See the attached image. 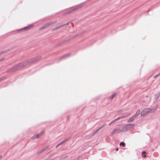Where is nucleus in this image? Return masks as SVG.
I'll return each instance as SVG.
<instances>
[{
  "label": "nucleus",
  "instance_id": "7c9ffc66",
  "mask_svg": "<svg viewBox=\"0 0 160 160\" xmlns=\"http://www.w3.org/2000/svg\"><path fill=\"white\" fill-rule=\"evenodd\" d=\"M118 148H117L116 149V150L117 151H118Z\"/></svg>",
  "mask_w": 160,
  "mask_h": 160
},
{
  "label": "nucleus",
  "instance_id": "7ed1b4c3",
  "mask_svg": "<svg viewBox=\"0 0 160 160\" xmlns=\"http://www.w3.org/2000/svg\"><path fill=\"white\" fill-rule=\"evenodd\" d=\"M135 126V125L134 124H127L125 126H126L127 130L128 131L131 128H133Z\"/></svg>",
  "mask_w": 160,
  "mask_h": 160
},
{
  "label": "nucleus",
  "instance_id": "a878e982",
  "mask_svg": "<svg viewBox=\"0 0 160 160\" xmlns=\"http://www.w3.org/2000/svg\"><path fill=\"white\" fill-rule=\"evenodd\" d=\"M126 117V116H122V117H119L120 118V119H121V118H125Z\"/></svg>",
  "mask_w": 160,
  "mask_h": 160
},
{
  "label": "nucleus",
  "instance_id": "1a4fd4ad",
  "mask_svg": "<svg viewBox=\"0 0 160 160\" xmlns=\"http://www.w3.org/2000/svg\"><path fill=\"white\" fill-rule=\"evenodd\" d=\"M70 56V54H66L63 56L61 58V60H62L64 59H65L69 57Z\"/></svg>",
  "mask_w": 160,
  "mask_h": 160
},
{
  "label": "nucleus",
  "instance_id": "4468645a",
  "mask_svg": "<svg viewBox=\"0 0 160 160\" xmlns=\"http://www.w3.org/2000/svg\"><path fill=\"white\" fill-rule=\"evenodd\" d=\"M119 145L122 146L123 147H125V144L124 142H121L119 143Z\"/></svg>",
  "mask_w": 160,
  "mask_h": 160
},
{
  "label": "nucleus",
  "instance_id": "dca6fc26",
  "mask_svg": "<svg viewBox=\"0 0 160 160\" xmlns=\"http://www.w3.org/2000/svg\"><path fill=\"white\" fill-rule=\"evenodd\" d=\"M70 137H69V138L64 139V140L62 141L63 142V143H64V142H67V141H68L70 139Z\"/></svg>",
  "mask_w": 160,
  "mask_h": 160
},
{
  "label": "nucleus",
  "instance_id": "bb28decb",
  "mask_svg": "<svg viewBox=\"0 0 160 160\" xmlns=\"http://www.w3.org/2000/svg\"><path fill=\"white\" fill-rule=\"evenodd\" d=\"M146 152L144 151H143L142 152V154H144L145 153H146Z\"/></svg>",
  "mask_w": 160,
  "mask_h": 160
},
{
  "label": "nucleus",
  "instance_id": "aec40b11",
  "mask_svg": "<svg viewBox=\"0 0 160 160\" xmlns=\"http://www.w3.org/2000/svg\"><path fill=\"white\" fill-rule=\"evenodd\" d=\"M68 156H65V157L64 156H62V158H61L62 159H64L67 158H68Z\"/></svg>",
  "mask_w": 160,
  "mask_h": 160
},
{
  "label": "nucleus",
  "instance_id": "ddd939ff",
  "mask_svg": "<svg viewBox=\"0 0 160 160\" xmlns=\"http://www.w3.org/2000/svg\"><path fill=\"white\" fill-rule=\"evenodd\" d=\"M160 95V92H158L157 94L155 95L154 96V98L155 99L157 100L158 97H159Z\"/></svg>",
  "mask_w": 160,
  "mask_h": 160
},
{
  "label": "nucleus",
  "instance_id": "9b49d317",
  "mask_svg": "<svg viewBox=\"0 0 160 160\" xmlns=\"http://www.w3.org/2000/svg\"><path fill=\"white\" fill-rule=\"evenodd\" d=\"M135 118L133 116L131 118H130L128 120V122H131L133 121Z\"/></svg>",
  "mask_w": 160,
  "mask_h": 160
},
{
  "label": "nucleus",
  "instance_id": "393cba45",
  "mask_svg": "<svg viewBox=\"0 0 160 160\" xmlns=\"http://www.w3.org/2000/svg\"><path fill=\"white\" fill-rule=\"evenodd\" d=\"M114 122V121H113H113H112V122H111L110 123H109V126H110V125H111V124H112L113 122Z\"/></svg>",
  "mask_w": 160,
  "mask_h": 160
},
{
  "label": "nucleus",
  "instance_id": "cd10ccee",
  "mask_svg": "<svg viewBox=\"0 0 160 160\" xmlns=\"http://www.w3.org/2000/svg\"><path fill=\"white\" fill-rule=\"evenodd\" d=\"M4 59V58H2L1 59H0V62L1 61H2V60H3Z\"/></svg>",
  "mask_w": 160,
  "mask_h": 160
},
{
  "label": "nucleus",
  "instance_id": "5701e85b",
  "mask_svg": "<svg viewBox=\"0 0 160 160\" xmlns=\"http://www.w3.org/2000/svg\"><path fill=\"white\" fill-rule=\"evenodd\" d=\"M103 127H102V126L100 127L97 130H98L99 131Z\"/></svg>",
  "mask_w": 160,
  "mask_h": 160
},
{
  "label": "nucleus",
  "instance_id": "f03ea898",
  "mask_svg": "<svg viewBox=\"0 0 160 160\" xmlns=\"http://www.w3.org/2000/svg\"><path fill=\"white\" fill-rule=\"evenodd\" d=\"M157 108H153L152 109L150 108H145L143 109L141 112V116H144L147 115L149 112H152L155 111Z\"/></svg>",
  "mask_w": 160,
  "mask_h": 160
},
{
  "label": "nucleus",
  "instance_id": "a211bd4d",
  "mask_svg": "<svg viewBox=\"0 0 160 160\" xmlns=\"http://www.w3.org/2000/svg\"><path fill=\"white\" fill-rule=\"evenodd\" d=\"M98 130H97V129L95 131H94L93 132V133L92 134V136L94 135L96 133H97L98 132Z\"/></svg>",
  "mask_w": 160,
  "mask_h": 160
},
{
  "label": "nucleus",
  "instance_id": "f3484780",
  "mask_svg": "<svg viewBox=\"0 0 160 160\" xmlns=\"http://www.w3.org/2000/svg\"><path fill=\"white\" fill-rule=\"evenodd\" d=\"M116 95V93H114L113 94L112 96L110 98V100H112L113 99V98L114 97V96H115Z\"/></svg>",
  "mask_w": 160,
  "mask_h": 160
},
{
  "label": "nucleus",
  "instance_id": "2f4dec72",
  "mask_svg": "<svg viewBox=\"0 0 160 160\" xmlns=\"http://www.w3.org/2000/svg\"><path fill=\"white\" fill-rule=\"evenodd\" d=\"M143 156L145 157H146V155H144Z\"/></svg>",
  "mask_w": 160,
  "mask_h": 160
},
{
  "label": "nucleus",
  "instance_id": "6ab92c4d",
  "mask_svg": "<svg viewBox=\"0 0 160 160\" xmlns=\"http://www.w3.org/2000/svg\"><path fill=\"white\" fill-rule=\"evenodd\" d=\"M47 26H46V25L45 24L42 27H41L40 28V29H43L46 28H47Z\"/></svg>",
  "mask_w": 160,
  "mask_h": 160
},
{
  "label": "nucleus",
  "instance_id": "39448f33",
  "mask_svg": "<svg viewBox=\"0 0 160 160\" xmlns=\"http://www.w3.org/2000/svg\"><path fill=\"white\" fill-rule=\"evenodd\" d=\"M121 132V130L120 128L115 129L111 133V134H114L120 133Z\"/></svg>",
  "mask_w": 160,
  "mask_h": 160
},
{
  "label": "nucleus",
  "instance_id": "4be33fe9",
  "mask_svg": "<svg viewBox=\"0 0 160 160\" xmlns=\"http://www.w3.org/2000/svg\"><path fill=\"white\" fill-rule=\"evenodd\" d=\"M160 74V73L158 74H157L156 75H155L154 77V78H156V77H157Z\"/></svg>",
  "mask_w": 160,
  "mask_h": 160
},
{
  "label": "nucleus",
  "instance_id": "2eb2a0df",
  "mask_svg": "<svg viewBox=\"0 0 160 160\" xmlns=\"http://www.w3.org/2000/svg\"><path fill=\"white\" fill-rule=\"evenodd\" d=\"M8 50H6L5 51H4L1 52H0V55L2 54H4V53H5L6 52H8Z\"/></svg>",
  "mask_w": 160,
  "mask_h": 160
},
{
  "label": "nucleus",
  "instance_id": "6e6552de",
  "mask_svg": "<svg viewBox=\"0 0 160 160\" xmlns=\"http://www.w3.org/2000/svg\"><path fill=\"white\" fill-rule=\"evenodd\" d=\"M140 110H138L137 111V112H136V113L134 115H133L134 117L136 118V117H137L140 114Z\"/></svg>",
  "mask_w": 160,
  "mask_h": 160
},
{
  "label": "nucleus",
  "instance_id": "412c9836",
  "mask_svg": "<svg viewBox=\"0 0 160 160\" xmlns=\"http://www.w3.org/2000/svg\"><path fill=\"white\" fill-rule=\"evenodd\" d=\"M120 119V117H118V118H116V119H114V120H113V121H114V122H115V121H117V120H119Z\"/></svg>",
  "mask_w": 160,
  "mask_h": 160
},
{
  "label": "nucleus",
  "instance_id": "f257e3e1",
  "mask_svg": "<svg viewBox=\"0 0 160 160\" xmlns=\"http://www.w3.org/2000/svg\"><path fill=\"white\" fill-rule=\"evenodd\" d=\"M41 58V57L39 56L32 58L27 62L19 63L18 64L15 66L13 68L9 69L8 70V72H10L18 70L26 66L28 64L39 61Z\"/></svg>",
  "mask_w": 160,
  "mask_h": 160
},
{
  "label": "nucleus",
  "instance_id": "c756f323",
  "mask_svg": "<svg viewBox=\"0 0 160 160\" xmlns=\"http://www.w3.org/2000/svg\"><path fill=\"white\" fill-rule=\"evenodd\" d=\"M106 125V124L105 123H104L102 126V127H104L105 125Z\"/></svg>",
  "mask_w": 160,
  "mask_h": 160
},
{
  "label": "nucleus",
  "instance_id": "f8f14e48",
  "mask_svg": "<svg viewBox=\"0 0 160 160\" xmlns=\"http://www.w3.org/2000/svg\"><path fill=\"white\" fill-rule=\"evenodd\" d=\"M128 131V130L127 129L126 126H125L123 127L121 130V132H125Z\"/></svg>",
  "mask_w": 160,
  "mask_h": 160
},
{
  "label": "nucleus",
  "instance_id": "20e7f679",
  "mask_svg": "<svg viewBox=\"0 0 160 160\" xmlns=\"http://www.w3.org/2000/svg\"><path fill=\"white\" fill-rule=\"evenodd\" d=\"M43 133V131H42L41 133L37 134V135L33 136L31 138L32 140H34L35 138H38L40 137Z\"/></svg>",
  "mask_w": 160,
  "mask_h": 160
},
{
  "label": "nucleus",
  "instance_id": "9d476101",
  "mask_svg": "<svg viewBox=\"0 0 160 160\" xmlns=\"http://www.w3.org/2000/svg\"><path fill=\"white\" fill-rule=\"evenodd\" d=\"M32 26V25H30V26H27V27H26L24 28H23L20 29H19V30L20 31V30H28V29H29L30 27Z\"/></svg>",
  "mask_w": 160,
  "mask_h": 160
},
{
  "label": "nucleus",
  "instance_id": "473e14b6",
  "mask_svg": "<svg viewBox=\"0 0 160 160\" xmlns=\"http://www.w3.org/2000/svg\"><path fill=\"white\" fill-rule=\"evenodd\" d=\"M1 157H2V156H0V159H1Z\"/></svg>",
  "mask_w": 160,
  "mask_h": 160
},
{
  "label": "nucleus",
  "instance_id": "0eeeda50",
  "mask_svg": "<svg viewBox=\"0 0 160 160\" xmlns=\"http://www.w3.org/2000/svg\"><path fill=\"white\" fill-rule=\"evenodd\" d=\"M56 22H53V21H52L48 23H46L45 24L46 25V26L47 27H48L51 25L52 24H54Z\"/></svg>",
  "mask_w": 160,
  "mask_h": 160
},
{
  "label": "nucleus",
  "instance_id": "c85d7f7f",
  "mask_svg": "<svg viewBox=\"0 0 160 160\" xmlns=\"http://www.w3.org/2000/svg\"><path fill=\"white\" fill-rule=\"evenodd\" d=\"M60 145H58V144L56 146V148H57L58 147V146H59Z\"/></svg>",
  "mask_w": 160,
  "mask_h": 160
},
{
  "label": "nucleus",
  "instance_id": "b1692460",
  "mask_svg": "<svg viewBox=\"0 0 160 160\" xmlns=\"http://www.w3.org/2000/svg\"><path fill=\"white\" fill-rule=\"evenodd\" d=\"M63 143H64L63 142V141H62L60 143H58V145H60L61 144H62Z\"/></svg>",
  "mask_w": 160,
  "mask_h": 160
},
{
  "label": "nucleus",
  "instance_id": "423d86ee",
  "mask_svg": "<svg viewBox=\"0 0 160 160\" xmlns=\"http://www.w3.org/2000/svg\"><path fill=\"white\" fill-rule=\"evenodd\" d=\"M68 23H66L65 24H62V25H61L59 26H58V27H57L55 28H54V29H53L52 30V31H55V30H56L62 27H63L65 26H66V25H68Z\"/></svg>",
  "mask_w": 160,
  "mask_h": 160
},
{
  "label": "nucleus",
  "instance_id": "72a5a7b5",
  "mask_svg": "<svg viewBox=\"0 0 160 160\" xmlns=\"http://www.w3.org/2000/svg\"><path fill=\"white\" fill-rule=\"evenodd\" d=\"M146 97H148V96H146Z\"/></svg>",
  "mask_w": 160,
  "mask_h": 160
}]
</instances>
